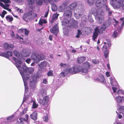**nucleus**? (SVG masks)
Here are the masks:
<instances>
[{
  "instance_id": "1",
  "label": "nucleus",
  "mask_w": 124,
  "mask_h": 124,
  "mask_svg": "<svg viewBox=\"0 0 124 124\" xmlns=\"http://www.w3.org/2000/svg\"><path fill=\"white\" fill-rule=\"evenodd\" d=\"M20 65L16 64V66L18 69L22 76L25 86V91L22 104L24 102L29 104L30 102L28 97V94H27L28 88L27 85V80L30 78V76L29 74L33 73L34 71V69L32 68H28L25 65H23L22 67Z\"/></svg>"
},
{
  "instance_id": "2",
  "label": "nucleus",
  "mask_w": 124,
  "mask_h": 124,
  "mask_svg": "<svg viewBox=\"0 0 124 124\" xmlns=\"http://www.w3.org/2000/svg\"><path fill=\"white\" fill-rule=\"evenodd\" d=\"M62 25L64 26V34L66 36H68L69 32V30L68 29V27L72 28H77L78 27L77 22L73 19H71L69 21L66 19H65L62 21Z\"/></svg>"
},
{
  "instance_id": "3",
  "label": "nucleus",
  "mask_w": 124,
  "mask_h": 124,
  "mask_svg": "<svg viewBox=\"0 0 124 124\" xmlns=\"http://www.w3.org/2000/svg\"><path fill=\"white\" fill-rule=\"evenodd\" d=\"M90 65L89 63L86 62L83 64V67L80 66H77L70 68L69 70L70 73L75 74L81 71L83 73H86L88 72V70L90 68Z\"/></svg>"
},
{
  "instance_id": "4",
  "label": "nucleus",
  "mask_w": 124,
  "mask_h": 124,
  "mask_svg": "<svg viewBox=\"0 0 124 124\" xmlns=\"http://www.w3.org/2000/svg\"><path fill=\"white\" fill-rule=\"evenodd\" d=\"M46 86H44L39 93L38 94L39 98L37 99L38 100L40 104L43 105L46 104L49 101V97L46 96Z\"/></svg>"
},
{
  "instance_id": "5",
  "label": "nucleus",
  "mask_w": 124,
  "mask_h": 124,
  "mask_svg": "<svg viewBox=\"0 0 124 124\" xmlns=\"http://www.w3.org/2000/svg\"><path fill=\"white\" fill-rule=\"evenodd\" d=\"M111 23V22L109 20L103 23L101 27L98 26L96 27L94 29V32L93 35V40L95 41L98 34L102 33L103 31L105 30Z\"/></svg>"
},
{
  "instance_id": "6",
  "label": "nucleus",
  "mask_w": 124,
  "mask_h": 124,
  "mask_svg": "<svg viewBox=\"0 0 124 124\" xmlns=\"http://www.w3.org/2000/svg\"><path fill=\"white\" fill-rule=\"evenodd\" d=\"M113 92L112 94L116 102L117 105H119L120 103L124 102V96H120L121 94H124V91L120 89H116V90L114 88Z\"/></svg>"
},
{
  "instance_id": "7",
  "label": "nucleus",
  "mask_w": 124,
  "mask_h": 124,
  "mask_svg": "<svg viewBox=\"0 0 124 124\" xmlns=\"http://www.w3.org/2000/svg\"><path fill=\"white\" fill-rule=\"evenodd\" d=\"M94 9H93L91 11L92 14L95 17L97 22L99 23H101L104 21V12L101 11L99 9L95 10H93Z\"/></svg>"
},
{
  "instance_id": "8",
  "label": "nucleus",
  "mask_w": 124,
  "mask_h": 124,
  "mask_svg": "<svg viewBox=\"0 0 124 124\" xmlns=\"http://www.w3.org/2000/svg\"><path fill=\"white\" fill-rule=\"evenodd\" d=\"M110 4L115 9L121 7L124 10V0H111Z\"/></svg>"
},
{
  "instance_id": "9",
  "label": "nucleus",
  "mask_w": 124,
  "mask_h": 124,
  "mask_svg": "<svg viewBox=\"0 0 124 124\" xmlns=\"http://www.w3.org/2000/svg\"><path fill=\"white\" fill-rule=\"evenodd\" d=\"M32 60L36 63H37L40 61L44 59L45 56L43 54H36L34 52L32 53L31 56Z\"/></svg>"
},
{
  "instance_id": "10",
  "label": "nucleus",
  "mask_w": 124,
  "mask_h": 124,
  "mask_svg": "<svg viewBox=\"0 0 124 124\" xmlns=\"http://www.w3.org/2000/svg\"><path fill=\"white\" fill-rule=\"evenodd\" d=\"M14 55L16 57H18V58L14 57L13 58L14 61L16 62L15 64V65L16 64H18L17 63L19 64V65L22 64V62L21 60L22 57L21 55L19 52L16 50L14 51Z\"/></svg>"
},
{
  "instance_id": "11",
  "label": "nucleus",
  "mask_w": 124,
  "mask_h": 124,
  "mask_svg": "<svg viewBox=\"0 0 124 124\" xmlns=\"http://www.w3.org/2000/svg\"><path fill=\"white\" fill-rule=\"evenodd\" d=\"M110 83L111 85L113 86L112 87L113 91L114 88L116 89H120L119 88V87L118 84L115 79L114 77H111L110 78Z\"/></svg>"
},
{
  "instance_id": "12",
  "label": "nucleus",
  "mask_w": 124,
  "mask_h": 124,
  "mask_svg": "<svg viewBox=\"0 0 124 124\" xmlns=\"http://www.w3.org/2000/svg\"><path fill=\"white\" fill-rule=\"evenodd\" d=\"M37 80V78L35 76L31 77L30 85L31 88L34 89L36 87V82Z\"/></svg>"
},
{
  "instance_id": "13",
  "label": "nucleus",
  "mask_w": 124,
  "mask_h": 124,
  "mask_svg": "<svg viewBox=\"0 0 124 124\" xmlns=\"http://www.w3.org/2000/svg\"><path fill=\"white\" fill-rule=\"evenodd\" d=\"M106 0H97L95 2V4L97 7L99 8H101L105 5Z\"/></svg>"
},
{
  "instance_id": "14",
  "label": "nucleus",
  "mask_w": 124,
  "mask_h": 124,
  "mask_svg": "<svg viewBox=\"0 0 124 124\" xmlns=\"http://www.w3.org/2000/svg\"><path fill=\"white\" fill-rule=\"evenodd\" d=\"M82 12L79 9L77 8L74 11V16L77 19L79 18L82 14Z\"/></svg>"
},
{
  "instance_id": "15",
  "label": "nucleus",
  "mask_w": 124,
  "mask_h": 124,
  "mask_svg": "<svg viewBox=\"0 0 124 124\" xmlns=\"http://www.w3.org/2000/svg\"><path fill=\"white\" fill-rule=\"evenodd\" d=\"M95 81L103 84H105L106 83L105 80L104 76L101 74L100 75L99 77L95 79Z\"/></svg>"
},
{
  "instance_id": "16",
  "label": "nucleus",
  "mask_w": 124,
  "mask_h": 124,
  "mask_svg": "<svg viewBox=\"0 0 124 124\" xmlns=\"http://www.w3.org/2000/svg\"><path fill=\"white\" fill-rule=\"evenodd\" d=\"M50 31L52 33L56 35L59 31V28L57 24H56L52 28L50 29Z\"/></svg>"
},
{
  "instance_id": "17",
  "label": "nucleus",
  "mask_w": 124,
  "mask_h": 124,
  "mask_svg": "<svg viewBox=\"0 0 124 124\" xmlns=\"http://www.w3.org/2000/svg\"><path fill=\"white\" fill-rule=\"evenodd\" d=\"M28 2V4L29 8L31 9V12L32 11L34 7L33 5L35 3V0H27Z\"/></svg>"
},
{
  "instance_id": "18",
  "label": "nucleus",
  "mask_w": 124,
  "mask_h": 124,
  "mask_svg": "<svg viewBox=\"0 0 124 124\" xmlns=\"http://www.w3.org/2000/svg\"><path fill=\"white\" fill-rule=\"evenodd\" d=\"M31 52L29 50H24L22 53V55L24 57L29 56L31 54Z\"/></svg>"
},
{
  "instance_id": "19",
  "label": "nucleus",
  "mask_w": 124,
  "mask_h": 124,
  "mask_svg": "<svg viewBox=\"0 0 124 124\" xmlns=\"http://www.w3.org/2000/svg\"><path fill=\"white\" fill-rule=\"evenodd\" d=\"M40 67L42 68H44L47 66L48 67L50 66L49 64H48V62L45 61H44L42 62L39 65Z\"/></svg>"
},
{
  "instance_id": "20",
  "label": "nucleus",
  "mask_w": 124,
  "mask_h": 124,
  "mask_svg": "<svg viewBox=\"0 0 124 124\" xmlns=\"http://www.w3.org/2000/svg\"><path fill=\"white\" fill-rule=\"evenodd\" d=\"M12 54V53L11 51H8L7 53L1 52V56L5 57L6 58L11 56Z\"/></svg>"
},
{
  "instance_id": "21",
  "label": "nucleus",
  "mask_w": 124,
  "mask_h": 124,
  "mask_svg": "<svg viewBox=\"0 0 124 124\" xmlns=\"http://www.w3.org/2000/svg\"><path fill=\"white\" fill-rule=\"evenodd\" d=\"M71 12L69 10H66L64 13L63 15L64 17L70 18L72 15Z\"/></svg>"
},
{
  "instance_id": "22",
  "label": "nucleus",
  "mask_w": 124,
  "mask_h": 124,
  "mask_svg": "<svg viewBox=\"0 0 124 124\" xmlns=\"http://www.w3.org/2000/svg\"><path fill=\"white\" fill-rule=\"evenodd\" d=\"M37 111H35L30 115V117L31 118L35 120L37 119Z\"/></svg>"
},
{
  "instance_id": "23",
  "label": "nucleus",
  "mask_w": 124,
  "mask_h": 124,
  "mask_svg": "<svg viewBox=\"0 0 124 124\" xmlns=\"http://www.w3.org/2000/svg\"><path fill=\"white\" fill-rule=\"evenodd\" d=\"M104 43L105 44L103 47V50H107V45H108V47H110L111 46L110 42V41H108L107 43L105 42H104Z\"/></svg>"
},
{
  "instance_id": "24",
  "label": "nucleus",
  "mask_w": 124,
  "mask_h": 124,
  "mask_svg": "<svg viewBox=\"0 0 124 124\" xmlns=\"http://www.w3.org/2000/svg\"><path fill=\"white\" fill-rule=\"evenodd\" d=\"M59 15V14H57V13L54 14L53 15V16L52 18L51 21V23H52L57 19L58 16Z\"/></svg>"
},
{
  "instance_id": "25",
  "label": "nucleus",
  "mask_w": 124,
  "mask_h": 124,
  "mask_svg": "<svg viewBox=\"0 0 124 124\" xmlns=\"http://www.w3.org/2000/svg\"><path fill=\"white\" fill-rule=\"evenodd\" d=\"M13 45L12 44H9L7 43H6L5 44L4 48L6 49H10L13 48Z\"/></svg>"
},
{
  "instance_id": "26",
  "label": "nucleus",
  "mask_w": 124,
  "mask_h": 124,
  "mask_svg": "<svg viewBox=\"0 0 124 124\" xmlns=\"http://www.w3.org/2000/svg\"><path fill=\"white\" fill-rule=\"evenodd\" d=\"M120 32V31L118 29L117 30H115L114 31L112 34V37L113 38H116L117 37Z\"/></svg>"
},
{
  "instance_id": "27",
  "label": "nucleus",
  "mask_w": 124,
  "mask_h": 124,
  "mask_svg": "<svg viewBox=\"0 0 124 124\" xmlns=\"http://www.w3.org/2000/svg\"><path fill=\"white\" fill-rule=\"evenodd\" d=\"M77 5V3L74 2L70 4L69 6V7L70 9L73 10L76 7Z\"/></svg>"
},
{
  "instance_id": "28",
  "label": "nucleus",
  "mask_w": 124,
  "mask_h": 124,
  "mask_svg": "<svg viewBox=\"0 0 124 124\" xmlns=\"http://www.w3.org/2000/svg\"><path fill=\"white\" fill-rule=\"evenodd\" d=\"M85 59L86 58L85 57H80L78 58V61L79 63H81L83 62L85 60Z\"/></svg>"
},
{
  "instance_id": "29",
  "label": "nucleus",
  "mask_w": 124,
  "mask_h": 124,
  "mask_svg": "<svg viewBox=\"0 0 124 124\" xmlns=\"http://www.w3.org/2000/svg\"><path fill=\"white\" fill-rule=\"evenodd\" d=\"M49 119L48 114L47 113H45L44 114V116L43 117V120L46 122L48 121Z\"/></svg>"
},
{
  "instance_id": "30",
  "label": "nucleus",
  "mask_w": 124,
  "mask_h": 124,
  "mask_svg": "<svg viewBox=\"0 0 124 124\" xmlns=\"http://www.w3.org/2000/svg\"><path fill=\"white\" fill-rule=\"evenodd\" d=\"M6 18L7 21L9 22L12 21L13 20V18L10 15H8L6 17Z\"/></svg>"
},
{
  "instance_id": "31",
  "label": "nucleus",
  "mask_w": 124,
  "mask_h": 124,
  "mask_svg": "<svg viewBox=\"0 0 124 124\" xmlns=\"http://www.w3.org/2000/svg\"><path fill=\"white\" fill-rule=\"evenodd\" d=\"M119 110L120 113H122L123 115V112L124 111V106H120L119 108Z\"/></svg>"
},
{
  "instance_id": "32",
  "label": "nucleus",
  "mask_w": 124,
  "mask_h": 124,
  "mask_svg": "<svg viewBox=\"0 0 124 124\" xmlns=\"http://www.w3.org/2000/svg\"><path fill=\"white\" fill-rule=\"evenodd\" d=\"M47 23V21L45 19H40L39 22V23L41 25H42L43 23Z\"/></svg>"
},
{
  "instance_id": "33",
  "label": "nucleus",
  "mask_w": 124,
  "mask_h": 124,
  "mask_svg": "<svg viewBox=\"0 0 124 124\" xmlns=\"http://www.w3.org/2000/svg\"><path fill=\"white\" fill-rule=\"evenodd\" d=\"M51 8L53 11H55L57 9V7L55 4H53L51 6Z\"/></svg>"
},
{
  "instance_id": "34",
  "label": "nucleus",
  "mask_w": 124,
  "mask_h": 124,
  "mask_svg": "<svg viewBox=\"0 0 124 124\" xmlns=\"http://www.w3.org/2000/svg\"><path fill=\"white\" fill-rule=\"evenodd\" d=\"M42 0H35V2L38 5H41L43 2Z\"/></svg>"
},
{
  "instance_id": "35",
  "label": "nucleus",
  "mask_w": 124,
  "mask_h": 124,
  "mask_svg": "<svg viewBox=\"0 0 124 124\" xmlns=\"http://www.w3.org/2000/svg\"><path fill=\"white\" fill-rule=\"evenodd\" d=\"M23 119L22 117L20 118L19 120H17L18 122V124H25V123L23 121Z\"/></svg>"
},
{
  "instance_id": "36",
  "label": "nucleus",
  "mask_w": 124,
  "mask_h": 124,
  "mask_svg": "<svg viewBox=\"0 0 124 124\" xmlns=\"http://www.w3.org/2000/svg\"><path fill=\"white\" fill-rule=\"evenodd\" d=\"M68 73L66 71L62 72L60 74V77H63L65 76Z\"/></svg>"
},
{
  "instance_id": "37",
  "label": "nucleus",
  "mask_w": 124,
  "mask_h": 124,
  "mask_svg": "<svg viewBox=\"0 0 124 124\" xmlns=\"http://www.w3.org/2000/svg\"><path fill=\"white\" fill-rule=\"evenodd\" d=\"M88 18L89 22L91 23H93V21L92 18V15L91 14L90 12L89 13V14L88 16Z\"/></svg>"
},
{
  "instance_id": "38",
  "label": "nucleus",
  "mask_w": 124,
  "mask_h": 124,
  "mask_svg": "<svg viewBox=\"0 0 124 124\" xmlns=\"http://www.w3.org/2000/svg\"><path fill=\"white\" fill-rule=\"evenodd\" d=\"M105 51L104 54L105 57L106 58H107L108 56V54L109 53V52L107 50H104Z\"/></svg>"
},
{
  "instance_id": "39",
  "label": "nucleus",
  "mask_w": 124,
  "mask_h": 124,
  "mask_svg": "<svg viewBox=\"0 0 124 124\" xmlns=\"http://www.w3.org/2000/svg\"><path fill=\"white\" fill-rule=\"evenodd\" d=\"M106 9L108 11L109 15L110 16H111V14H112V11H111L110 10V9L107 7V6L106 5Z\"/></svg>"
},
{
  "instance_id": "40",
  "label": "nucleus",
  "mask_w": 124,
  "mask_h": 124,
  "mask_svg": "<svg viewBox=\"0 0 124 124\" xmlns=\"http://www.w3.org/2000/svg\"><path fill=\"white\" fill-rule=\"evenodd\" d=\"M25 116L26 118V119H25L23 118H23V121L24 122V123L27 122L28 120V118L29 117V116L27 114L25 115Z\"/></svg>"
},
{
  "instance_id": "41",
  "label": "nucleus",
  "mask_w": 124,
  "mask_h": 124,
  "mask_svg": "<svg viewBox=\"0 0 124 124\" xmlns=\"http://www.w3.org/2000/svg\"><path fill=\"white\" fill-rule=\"evenodd\" d=\"M112 21L113 23V25L115 26L116 27V25L118 24V22L115 19H113Z\"/></svg>"
},
{
  "instance_id": "42",
  "label": "nucleus",
  "mask_w": 124,
  "mask_h": 124,
  "mask_svg": "<svg viewBox=\"0 0 124 124\" xmlns=\"http://www.w3.org/2000/svg\"><path fill=\"white\" fill-rule=\"evenodd\" d=\"M29 15L30 16H31L32 15H33V16H31V18L37 16V14L36 13H30L29 14Z\"/></svg>"
},
{
  "instance_id": "43",
  "label": "nucleus",
  "mask_w": 124,
  "mask_h": 124,
  "mask_svg": "<svg viewBox=\"0 0 124 124\" xmlns=\"http://www.w3.org/2000/svg\"><path fill=\"white\" fill-rule=\"evenodd\" d=\"M53 71L52 70H50L47 73V75L48 76H52L53 75Z\"/></svg>"
},
{
  "instance_id": "44",
  "label": "nucleus",
  "mask_w": 124,
  "mask_h": 124,
  "mask_svg": "<svg viewBox=\"0 0 124 124\" xmlns=\"http://www.w3.org/2000/svg\"><path fill=\"white\" fill-rule=\"evenodd\" d=\"M38 104L35 102H34L32 104V107L33 108H35L37 107Z\"/></svg>"
},
{
  "instance_id": "45",
  "label": "nucleus",
  "mask_w": 124,
  "mask_h": 124,
  "mask_svg": "<svg viewBox=\"0 0 124 124\" xmlns=\"http://www.w3.org/2000/svg\"><path fill=\"white\" fill-rule=\"evenodd\" d=\"M14 117V115H12L11 116H10L6 118V120H11L12 118H13Z\"/></svg>"
},
{
  "instance_id": "46",
  "label": "nucleus",
  "mask_w": 124,
  "mask_h": 124,
  "mask_svg": "<svg viewBox=\"0 0 124 124\" xmlns=\"http://www.w3.org/2000/svg\"><path fill=\"white\" fill-rule=\"evenodd\" d=\"M78 34L76 36V37L77 38H78L79 37L80 35L82 34V33L79 30H78Z\"/></svg>"
},
{
  "instance_id": "47",
  "label": "nucleus",
  "mask_w": 124,
  "mask_h": 124,
  "mask_svg": "<svg viewBox=\"0 0 124 124\" xmlns=\"http://www.w3.org/2000/svg\"><path fill=\"white\" fill-rule=\"evenodd\" d=\"M92 61L95 64H98L99 62V61L95 59H93L92 60Z\"/></svg>"
},
{
  "instance_id": "48",
  "label": "nucleus",
  "mask_w": 124,
  "mask_h": 124,
  "mask_svg": "<svg viewBox=\"0 0 124 124\" xmlns=\"http://www.w3.org/2000/svg\"><path fill=\"white\" fill-rule=\"evenodd\" d=\"M67 66L66 64H63L62 63H61L60 64V66L62 68H65Z\"/></svg>"
},
{
  "instance_id": "49",
  "label": "nucleus",
  "mask_w": 124,
  "mask_h": 124,
  "mask_svg": "<svg viewBox=\"0 0 124 124\" xmlns=\"http://www.w3.org/2000/svg\"><path fill=\"white\" fill-rule=\"evenodd\" d=\"M24 30L25 31V34L26 35H28L29 32V31L27 30L26 29H24Z\"/></svg>"
},
{
  "instance_id": "50",
  "label": "nucleus",
  "mask_w": 124,
  "mask_h": 124,
  "mask_svg": "<svg viewBox=\"0 0 124 124\" xmlns=\"http://www.w3.org/2000/svg\"><path fill=\"white\" fill-rule=\"evenodd\" d=\"M15 9L18 11H19V12L20 13H22L23 12V10L21 9H19L17 7H15Z\"/></svg>"
},
{
  "instance_id": "51",
  "label": "nucleus",
  "mask_w": 124,
  "mask_h": 124,
  "mask_svg": "<svg viewBox=\"0 0 124 124\" xmlns=\"http://www.w3.org/2000/svg\"><path fill=\"white\" fill-rule=\"evenodd\" d=\"M27 108H24L22 112V113L23 114H24L26 112L27 110Z\"/></svg>"
},
{
  "instance_id": "52",
  "label": "nucleus",
  "mask_w": 124,
  "mask_h": 124,
  "mask_svg": "<svg viewBox=\"0 0 124 124\" xmlns=\"http://www.w3.org/2000/svg\"><path fill=\"white\" fill-rule=\"evenodd\" d=\"M10 0H9V2H7V3H5L4 2V3L5 4L4 6H5V7L6 8H9L8 7H9V5L8 4H7V3H10Z\"/></svg>"
},
{
  "instance_id": "53",
  "label": "nucleus",
  "mask_w": 124,
  "mask_h": 124,
  "mask_svg": "<svg viewBox=\"0 0 124 124\" xmlns=\"http://www.w3.org/2000/svg\"><path fill=\"white\" fill-rule=\"evenodd\" d=\"M0 2H4L5 3L9 2V0H0Z\"/></svg>"
},
{
  "instance_id": "54",
  "label": "nucleus",
  "mask_w": 124,
  "mask_h": 124,
  "mask_svg": "<svg viewBox=\"0 0 124 124\" xmlns=\"http://www.w3.org/2000/svg\"><path fill=\"white\" fill-rule=\"evenodd\" d=\"M31 61V59L30 58H28L26 60V62L28 63V64H29L30 63Z\"/></svg>"
},
{
  "instance_id": "55",
  "label": "nucleus",
  "mask_w": 124,
  "mask_h": 124,
  "mask_svg": "<svg viewBox=\"0 0 124 124\" xmlns=\"http://www.w3.org/2000/svg\"><path fill=\"white\" fill-rule=\"evenodd\" d=\"M0 5L4 9H5V6H4L5 5H4L3 3H2L0 2Z\"/></svg>"
},
{
  "instance_id": "56",
  "label": "nucleus",
  "mask_w": 124,
  "mask_h": 124,
  "mask_svg": "<svg viewBox=\"0 0 124 124\" xmlns=\"http://www.w3.org/2000/svg\"><path fill=\"white\" fill-rule=\"evenodd\" d=\"M49 12V10L47 12H46L45 13L44 17H46L47 16Z\"/></svg>"
},
{
  "instance_id": "57",
  "label": "nucleus",
  "mask_w": 124,
  "mask_h": 124,
  "mask_svg": "<svg viewBox=\"0 0 124 124\" xmlns=\"http://www.w3.org/2000/svg\"><path fill=\"white\" fill-rule=\"evenodd\" d=\"M16 37V38H18V39H19L20 40L22 39V40H23V38L21 37H19L18 35H17Z\"/></svg>"
},
{
  "instance_id": "58",
  "label": "nucleus",
  "mask_w": 124,
  "mask_h": 124,
  "mask_svg": "<svg viewBox=\"0 0 124 124\" xmlns=\"http://www.w3.org/2000/svg\"><path fill=\"white\" fill-rule=\"evenodd\" d=\"M47 83V80L46 79H43V83L44 84H46Z\"/></svg>"
},
{
  "instance_id": "59",
  "label": "nucleus",
  "mask_w": 124,
  "mask_h": 124,
  "mask_svg": "<svg viewBox=\"0 0 124 124\" xmlns=\"http://www.w3.org/2000/svg\"><path fill=\"white\" fill-rule=\"evenodd\" d=\"M52 38H53V36L52 35H50L49 36V39L50 40H51V41L52 40Z\"/></svg>"
},
{
  "instance_id": "60",
  "label": "nucleus",
  "mask_w": 124,
  "mask_h": 124,
  "mask_svg": "<svg viewBox=\"0 0 124 124\" xmlns=\"http://www.w3.org/2000/svg\"><path fill=\"white\" fill-rule=\"evenodd\" d=\"M88 2L90 5H92V4H93V1L90 2L89 0H88Z\"/></svg>"
},
{
  "instance_id": "61",
  "label": "nucleus",
  "mask_w": 124,
  "mask_h": 124,
  "mask_svg": "<svg viewBox=\"0 0 124 124\" xmlns=\"http://www.w3.org/2000/svg\"><path fill=\"white\" fill-rule=\"evenodd\" d=\"M0 15L1 16L2 18H3L4 17L5 15H4L3 13H2L1 14L0 13Z\"/></svg>"
},
{
  "instance_id": "62",
  "label": "nucleus",
  "mask_w": 124,
  "mask_h": 124,
  "mask_svg": "<svg viewBox=\"0 0 124 124\" xmlns=\"http://www.w3.org/2000/svg\"><path fill=\"white\" fill-rule=\"evenodd\" d=\"M106 75L107 77H109L110 76V75L109 72H107L106 73Z\"/></svg>"
},
{
  "instance_id": "63",
  "label": "nucleus",
  "mask_w": 124,
  "mask_h": 124,
  "mask_svg": "<svg viewBox=\"0 0 124 124\" xmlns=\"http://www.w3.org/2000/svg\"><path fill=\"white\" fill-rule=\"evenodd\" d=\"M118 118L119 119H121L122 117V115L119 114L118 115Z\"/></svg>"
},
{
  "instance_id": "64",
  "label": "nucleus",
  "mask_w": 124,
  "mask_h": 124,
  "mask_svg": "<svg viewBox=\"0 0 124 124\" xmlns=\"http://www.w3.org/2000/svg\"><path fill=\"white\" fill-rule=\"evenodd\" d=\"M11 35L12 37H13L14 36V33L13 31H12V32L11 34Z\"/></svg>"
}]
</instances>
